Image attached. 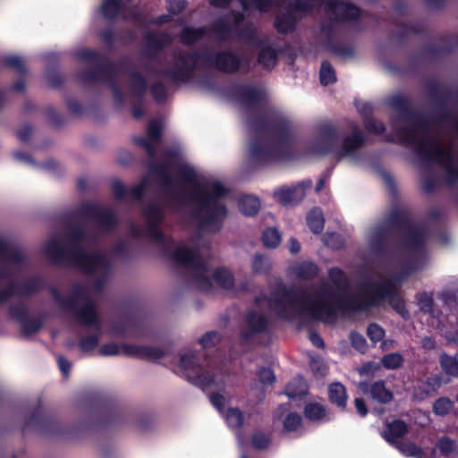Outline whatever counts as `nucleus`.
<instances>
[{
    "mask_svg": "<svg viewBox=\"0 0 458 458\" xmlns=\"http://www.w3.org/2000/svg\"><path fill=\"white\" fill-rule=\"evenodd\" d=\"M173 68H165L156 72L159 77L168 78L174 84H186L193 76L199 60L207 67H214V56L208 53L197 51H181L173 55Z\"/></svg>",
    "mask_w": 458,
    "mask_h": 458,
    "instance_id": "obj_7",
    "label": "nucleus"
},
{
    "mask_svg": "<svg viewBox=\"0 0 458 458\" xmlns=\"http://www.w3.org/2000/svg\"><path fill=\"white\" fill-rule=\"evenodd\" d=\"M150 94L152 95L155 102L164 104L167 100V89L165 84L161 81H156L149 87Z\"/></svg>",
    "mask_w": 458,
    "mask_h": 458,
    "instance_id": "obj_58",
    "label": "nucleus"
},
{
    "mask_svg": "<svg viewBox=\"0 0 458 458\" xmlns=\"http://www.w3.org/2000/svg\"><path fill=\"white\" fill-rule=\"evenodd\" d=\"M422 31L423 28L421 25L401 23L397 32V37L400 41H403L411 34H420Z\"/></svg>",
    "mask_w": 458,
    "mask_h": 458,
    "instance_id": "obj_61",
    "label": "nucleus"
},
{
    "mask_svg": "<svg viewBox=\"0 0 458 458\" xmlns=\"http://www.w3.org/2000/svg\"><path fill=\"white\" fill-rule=\"evenodd\" d=\"M251 445L257 450H266L272 443V436L270 433H265L261 430H254L251 435Z\"/></svg>",
    "mask_w": 458,
    "mask_h": 458,
    "instance_id": "obj_46",
    "label": "nucleus"
},
{
    "mask_svg": "<svg viewBox=\"0 0 458 458\" xmlns=\"http://www.w3.org/2000/svg\"><path fill=\"white\" fill-rule=\"evenodd\" d=\"M207 33L208 28L206 26L199 28L186 26L182 30L179 40L184 46H192L202 39Z\"/></svg>",
    "mask_w": 458,
    "mask_h": 458,
    "instance_id": "obj_32",
    "label": "nucleus"
},
{
    "mask_svg": "<svg viewBox=\"0 0 458 458\" xmlns=\"http://www.w3.org/2000/svg\"><path fill=\"white\" fill-rule=\"evenodd\" d=\"M170 258L179 266L192 270V278L198 289L204 293L211 292L212 281L207 276L208 266L198 250L181 245L170 253Z\"/></svg>",
    "mask_w": 458,
    "mask_h": 458,
    "instance_id": "obj_8",
    "label": "nucleus"
},
{
    "mask_svg": "<svg viewBox=\"0 0 458 458\" xmlns=\"http://www.w3.org/2000/svg\"><path fill=\"white\" fill-rule=\"evenodd\" d=\"M237 100L245 106L257 107L262 102V93L255 87L249 85L239 86L235 91Z\"/></svg>",
    "mask_w": 458,
    "mask_h": 458,
    "instance_id": "obj_27",
    "label": "nucleus"
},
{
    "mask_svg": "<svg viewBox=\"0 0 458 458\" xmlns=\"http://www.w3.org/2000/svg\"><path fill=\"white\" fill-rule=\"evenodd\" d=\"M145 54L148 58H154L166 46L172 43L171 36L165 32L149 31L145 37Z\"/></svg>",
    "mask_w": 458,
    "mask_h": 458,
    "instance_id": "obj_21",
    "label": "nucleus"
},
{
    "mask_svg": "<svg viewBox=\"0 0 458 458\" xmlns=\"http://www.w3.org/2000/svg\"><path fill=\"white\" fill-rule=\"evenodd\" d=\"M403 356L399 352L385 354L381 359V363L386 369H397L403 366Z\"/></svg>",
    "mask_w": 458,
    "mask_h": 458,
    "instance_id": "obj_55",
    "label": "nucleus"
},
{
    "mask_svg": "<svg viewBox=\"0 0 458 458\" xmlns=\"http://www.w3.org/2000/svg\"><path fill=\"white\" fill-rule=\"evenodd\" d=\"M242 57L231 50H222L214 56V68L223 73L237 72L242 65Z\"/></svg>",
    "mask_w": 458,
    "mask_h": 458,
    "instance_id": "obj_20",
    "label": "nucleus"
},
{
    "mask_svg": "<svg viewBox=\"0 0 458 458\" xmlns=\"http://www.w3.org/2000/svg\"><path fill=\"white\" fill-rule=\"evenodd\" d=\"M257 47L259 49L257 56L258 64L266 70L274 69L277 64L278 55L281 51L262 40L257 44Z\"/></svg>",
    "mask_w": 458,
    "mask_h": 458,
    "instance_id": "obj_24",
    "label": "nucleus"
},
{
    "mask_svg": "<svg viewBox=\"0 0 458 458\" xmlns=\"http://www.w3.org/2000/svg\"><path fill=\"white\" fill-rule=\"evenodd\" d=\"M12 283L15 285L13 296L20 297L34 295L43 290L47 284L44 278L39 276H29L20 283Z\"/></svg>",
    "mask_w": 458,
    "mask_h": 458,
    "instance_id": "obj_22",
    "label": "nucleus"
},
{
    "mask_svg": "<svg viewBox=\"0 0 458 458\" xmlns=\"http://www.w3.org/2000/svg\"><path fill=\"white\" fill-rule=\"evenodd\" d=\"M295 276L302 280H312L318 273V267L311 261H301L293 267Z\"/></svg>",
    "mask_w": 458,
    "mask_h": 458,
    "instance_id": "obj_36",
    "label": "nucleus"
},
{
    "mask_svg": "<svg viewBox=\"0 0 458 458\" xmlns=\"http://www.w3.org/2000/svg\"><path fill=\"white\" fill-rule=\"evenodd\" d=\"M225 420L228 426L232 428H240L244 424V415L242 411L236 407H230L227 409Z\"/></svg>",
    "mask_w": 458,
    "mask_h": 458,
    "instance_id": "obj_51",
    "label": "nucleus"
},
{
    "mask_svg": "<svg viewBox=\"0 0 458 458\" xmlns=\"http://www.w3.org/2000/svg\"><path fill=\"white\" fill-rule=\"evenodd\" d=\"M389 106L404 120L414 125L412 129L401 127L396 130L400 142L404 145L415 144L416 153L426 162L436 161L444 167L446 182L450 185L458 182V167L454 165V155L443 149L439 142L429 136L431 121L425 114L416 112L408 98L394 95L388 98Z\"/></svg>",
    "mask_w": 458,
    "mask_h": 458,
    "instance_id": "obj_2",
    "label": "nucleus"
},
{
    "mask_svg": "<svg viewBox=\"0 0 458 458\" xmlns=\"http://www.w3.org/2000/svg\"><path fill=\"white\" fill-rule=\"evenodd\" d=\"M290 121L283 116H275L269 120L268 134L274 136L278 146L289 151L291 144Z\"/></svg>",
    "mask_w": 458,
    "mask_h": 458,
    "instance_id": "obj_19",
    "label": "nucleus"
},
{
    "mask_svg": "<svg viewBox=\"0 0 458 458\" xmlns=\"http://www.w3.org/2000/svg\"><path fill=\"white\" fill-rule=\"evenodd\" d=\"M189 377V380H191V382L193 385L200 386V387L210 386L214 385L216 382L215 375L210 372H203V373L197 374L192 378H191L190 377Z\"/></svg>",
    "mask_w": 458,
    "mask_h": 458,
    "instance_id": "obj_63",
    "label": "nucleus"
},
{
    "mask_svg": "<svg viewBox=\"0 0 458 458\" xmlns=\"http://www.w3.org/2000/svg\"><path fill=\"white\" fill-rule=\"evenodd\" d=\"M347 399L346 388L342 383L334 382L328 386V400L341 411L345 410Z\"/></svg>",
    "mask_w": 458,
    "mask_h": 458,
    "instance_id": "obj_30",
    "label": "nucleus"
},
{
    "mask_svg": "<svg viewBox=\"0 0 458 458\" xmlns=\"http://www.w3.org/2000/svg\"><path fill=\"white\" fill-rule=\"evenodd\" d=\"M252 160L259 165H267L285 158L289 151L277 144H267L255 137L250 147Z\"/></svg>",
    "mask_w": 458,
    "mask_h": 458,
    "instance_id": "obj_16",
    "label": "nucleus"
},
{
    "mask_svg": "<svg viewBox=\"0 0 458 458\" xmlns=\"http://www.w3.org/2000/svg\"><path fill=\"white\" fill-rule=\"evenodd\" d=\"M2 64L4 67L13 68L15 72L21 76L27 73V68L23 63V60L19 55H9L2 58Z\"/></svg>",
    "mask_w": 458,
    "mask_h": 458,
    "instance_id": "obj_48",
    "label": "nucleus"
},
{
    "mask_svg": "<svg viewBox=\"0 0 458 458\" xmlns=\"http://www.w3.org/2000/svg\"><path fill=\"white\" fill-rule=\"evenodd\" d=\"M0 255L13 264H21L25 260L24 255L17 247L10 245L1 239Z\"/></svg>",
    "mask_w": 458,
    "mask_h": 458,
    "instance_id": "obj_37",
    "label": "nucleus"
},
{
    "mask_svg": "<svg viewBox=\"0 0 458 458\" xmlns=\"http://www.w3.org/2000/svg\"><path fill=\"white\" fill-rule=\"evenodd\" d=\"M365 393L369 394V398L379 404H387L394 399L393 392L386 386L384 380H377L371 383Z\"/></svg>",
    "mask_w": 458,
    "mask_h": 458,
    "instance_id": "obj_28",
    "label": "nucleus"
},
{
    "mask_svg": "<svg viewBox=\"0 0 458 458\" xmlns=\"http://www.w3.org/2000/svg\"><path fill=\"white\" fill-rule=\"evenodd\" d=\"M50 293L59 306L64 310L71 311L81 324L85 326L98 325V316L92 300H88L82 307L79 308L75 305L74 296L65 297L55 287L50 289Z\"/></svg>",
    "mask_w": 458,
    "mask_h": 458,
    "instance_id": "obj_12",
    "label": "nucleus"
},
{
    "mask_svg": "<svg viewBox=\"0 0 458 458\" xmlns=\"http://www.w3.org/2000/svg\"><path fill=\"white\" fill-rule=\"evenodd\" d=\"M199 366V361L195 353H185L180 356L179 367L184 370H193Z\"/></svg>",
    "mask_w": 458,
    "mask_h": 458,
    "instance_id": "obj_64",
    "label": "nucleus"
},
{
    "mask_svg": "<svg viewBox=\"0 0 458 458\" xmlns=\"http://www.w3.org/2000/svg\"><path fill=\"white\" fill-rule=\"evenodd\" d=\"M246 323L252 334H261L267 331L268 320L259 311L250 310L246 315Z\"/></svg>",
    "mask_w": 458,
    "mask_h": 458,
    "instance_id": "obj_31",
    "label": "nucleus"
},
{
    "mask_svg": "<svg viewBox=\"0 0 458 458\" xmlns=\"http://www.w3.org/2000/svg\"><path fill=\"white\" fill-rule=\"evenodd\" d=\"M77 58L81 62L92 63L98 65L105 60V56L100 53L89 48L81 49L76 54Z\"/></svg>",
    "mask_w": 458,
    "mask_h": 458,
    "instance_id": "obj_54",
    "label": "nucleus"
},
{
    "mask_svg": "<svg viewBox=\"0 0 458 458\" xmlns=\"http://www.w3.org/2000/svg\"><path fill=\"white\" fill-rule=\"evenodd\" d=\"M330 281L340 290L348 286V277L344 271L338 267H333L328 270Z\"/></svg>",
    "mask_w": 458,
    "mask_h": 458,
    "instance_id": "obj_52",
    "label": "nucleus"
},
{
    "mask_svg": "<svg viewBox=\"0 0 458 458\" xmlns=\"http://www.w3.org/2000/svg\"><path fill=\"white\" fill-rule=\"evenodd\" d=\"M319 81L323 86H328L336 81L335 69L328 61H323L321 63Z\"/></svg>",
    "mask_w": 458,
    "mask_h": 458,
    "instance_id": "obj_50",
    "label": "nucleus"
},
{
    "mask_svg": "<svg viewBox=\"0 0 458 458\" xmlns=\"http://www.w3.org/2000/svg\"><path fill=\"white\" fill-rule=\"evenodd\" d=\"M305 289L280 286L272 293L269 308L274 310L280 319L304 321L305 315L316 320L325 318H336L338 315L356 314L378 305L379 301L387 299L392 308L404 319L410 315L405 302L400 297L395 283L372 282L362 293L336 294L331 288L322 287L317 293L316 300L305 304L301 295Z\"/></svg>",
    "mask_w": 458,
    "mask_h": 458,
    "instance_id": "obj_1",
    "label": "nucleus"
},
{
    "mask_svg": "<svg viewBox=\"0 0 458 458\" xmlns=\"http://www.w3.org/2000/svg\"><path fill=\"white\" fill-rule=\"evenodd\" d=\"M30 429L48 435H62L64 433L60 421L55 416L44 411L41 401H38L31 414L26 420L22 433Z\"/></svg>",
    "mask_w": 458,
    "mask_h": 458,
    "instance_id": "obj_13",
    "label": "nucleus"
},
{
    "mask_svg": "<svg viewBox=\"0 0 458 458\" xmlns=\"http://www.w3.org/2000/svg\"><path fill=\"white\" fill-rule=\"evenodd\" d=\"M238 208L244 216H253L260 208V201L257 197L244 195L238 200Z\"/></svg>",
    "mask_w": 458,
    "mask_h": 458,
    "instance_id": "obj_35",
    "label": "nucleus"
},
{
    "mask_svg": "<svg viewBox=\"0 0 458 458\" xmlns=\"http://www.w3.org/2000/svg\"><path fill=\"white\" fill-rule=\"evenodd\" d=\"M140 214L146 221V225H161L165 217V208L156 201L146 204L142 208Z\"/></svg>",
    "mask_w": 458,
    "mask_h": 458,
    "instance_id": "obj_29",
    "label": "nucleus"
},
{
    "mask_svg": "<svg viewBox=\"0 0 458 458\" xmlns=\"http://www.w3.org/2000/svg\"><path fill=\"white\" fill-rule=\"evenodd\" d=\"M458 49V37L445 38L441 44H430L427 46L421 52L425 57L438 59L441 56L454 52Z\"/></svg>",
    "mask_w": 458,
    "mask_h": 458,
    "instance_id": "obj_23",
    "label": "nucleus"
},
{
    "mask_svg": "<svg viewBox=\"0 0 458 458\" xmlns=\"http://www.w3.org/2000/svg\"><path fill=\"white\" fill-rule=\"evenodd\" d=\"M427 92L435 105L436 114L432 123L438 124L450 117V110L447 107V99L457 98L458 89L451 90L439 82L432 81L427 84Z\"/></svg>",
    "mask_w": 458,
    "mask_h": 458,
    "instance_id": "obj_14",
    "label": "nucleus"
},
{
    "mask_svg": "<svg viewBox=\"0 0 458 458\" xmlns=\"http://www.w3.org/2000/svg\"><path fill=\"white\" fill-rule=\"evenodd\" d=\"M160 225H146L145 233L148 237L153 240L155 242L165 246L166 244H173L174 239L167 237L164 232L159 228Z\"/></svg>",
    "mask_w": 458,
    "mask_h": 458,
    "instance_id": "obj_40",
    "label": "nucleus"
},
{
    "mask_svg": "<svg viewBox=\"0 0 458 458\" xmlns=\"http://www.w3.org/2000/svg\"><path fill=\"white\" fill-rule=\"evenodd\" d=\"M440 365L447 375L458 377V353L455 356L441 355Z\"/></svg>",
    "mask_w": 458,
    "mask_h": 458,
    "instance_id": "obj_49",
    "label": "nucleus"
},
{
    "mask_svg": "<svg viewBox=\"0 0 458 458\" xmlns=\"http://www.w3.org/2000/svg\"><path fill=\"white\" fill-rule=\"evenodd\" d=\"M261 241L265 247L274 249L279 245L281 235L276 228L269 227L263 232Z\"/></svg>",
    "mask_w": 458,
    "mask_h": 458,
    "instance_id": "obj_53",
    "label": "nucleus"
},
{
    "mask_svg": "<svg viewBox=\"0 0 458 458\" xmlns=\"http://www.w3.org/2000/svg\"><path fill=\"white\" fill-rule=\"evenodd\" d=\"M244 12L254 9L261 13H267L275 4L276 0H238Z\"/></svg>",
    "mask_w": 458,
    "mask_h": 458,
    "instance_id": "obj_44",
    "label": "nucleus"
},
{
    "mask_svg": "<svg viewBox=\"0 0 458 458\" xmlns=\"http://www.w3.org/2000/svg\"><path fill=\"white\" fill-rule=\"evenodd\" d=\"M409 432L407 423L403 420H394L386 424V428L381 434L382 437L389 444L399 446V439L405 437Z\"/></svg>",
    "mask_w": 458,
    "mask_h": 458,
    "instance_id": "obj_25",
    "label": "nucleus"
},
{
    "mask_svg": "<svg viewBox=\"0 0 458 458\" xmlns=\"http://www.w3.org/2000/svg\"><path fill=\"white\" fill-rule=\"evenodd\" d=\"M398 448L406 455L414 458H426V453L423 448L415 443L409 442L398 446Z\"/></svg>",
    "mask_w": 458,
    "mask_h": 458,
    "instance_id": "obj_62",
    "label": "nucleus"
},
{
    "mask_svg": "<svg viewBox=\"0 0 458 458\" xmlns=\"http://www.w3.org/2000/svg\"><path fill=\"white\" fill-rule=\"evenodd\" d=\"M271 268L270 262L267 257L257 253L251 259V269L255 275H266Z\"/></svg>",
    "mask_w": 458,
    "mask_h": 458,
    "instance_id": "obj_47",
    "label": "nucleus"
},
{
    "mask_svg": "<svg viewBox=\"0 0 458 458\" xmlns=\"http://www.w3.org/2000/svg\"><path fill=\"white\" fill-rule=\"evenodd\" d=\"M98 70H99L100 78L103 77L108 86L113 85V83H117L116 77L118 70L114 62L106 60L105 57V60L98 65Z\"/></svg>",
    "mask_w": 458,
    "mask_h": 458,
    "instance_id": "obj_38",
    "label": "nucleus"
},
{
    "mask_svg": "<svg viewBox=\"0 0 458 458\" xmlns=\"http://www.w3.org/2000/svg\"><path fill=\"white\" fill-rule=\"evenodd\" d=\"M129 79L132 94L141 100L148 90L146 78L140 72L132 71L129 73Z\"/></svg>",
    "mask_w": 458,
    "mask_h": 458,
    "instance_id": "obj_34",
    "label": "nucleus"
},
{
    "mask_svg": "<svg viewBox=\"0 0 458 458\" xmlns=\"http://www.w3.org/2000/svg\"><path fill=\"white\" fill-rule=\"evenodd\" d=\"M301 424L302 419L297 412L288 413L283 421L284 428L287 432L296 431Z\"/></svg>",
    "mask_w": 458,
    "mask_h": 458,
    "instance_id": "obj_60",
    "label": "nucleus"
},
{
    "mask_svg": "<svg viewBox=\"0 0 458 458\" xmlns=\"http://www.w3.org/2000/svg\"><path fill=\"white\" fill-rule=\"evenodd\" d=\"M99 342L98 335L82 336L78 342V347L82 352H89L94 351Z\"/></svg>",
    "mask_w": 458,
    "mask_h": 458,
    "instance_id": "obj_59",
    "label": "nucleus"
},
{
    "mask_svg": "<svg viewBox=\"0 0 458 458\" xmlns=\"http://www.w3.org/2000/svg\"><path fill=\"white\" fill-rule=\"evenodd\" d=\"M390 227L403 232L402 242L410 251L417 252L425 248L426 230L413 225L411 215L408 210L394 208L387 216L386 225H379L373 231L369 249L374 255L384 256L388 253Z\"/></svg>",
    "mask_w": 458,
    "mask_h": 458,
    "instance_id": "obj_5",
    "label": "nucleus"
},
{
    "mask_svg": "<svg viewBox=\"0 0 458 458\" xmlns=\"http://www.w3.org/2000/svg\"><path fill=\"white\" fill-rule=\"evenodd\" d=\"M289 9L275 18L274 27L279 34H289L296 30L298 19L292 11L308 13L311 12L312 4L309 0H294L289 4Z\"/></svg>",
    "mask_w": 458,
    "mask_h": 458,
    "instance_id": "obj_17",
    "label": "nucleus"
},
{
    "mask_svg": "<svg viewBox=\"0 0 458 458\" xmlns=\"http://www.w3.org/2000/svg\"><path fill=\"white\" fill-rule=\"evenodd\" d=\"M131 2V0H128ZM121 11V0H103L100 12L105 19H114Z\"/></svg>",
    "mask_w": 458,
    "mask_h": 458,
    "instance_id": "obj_45",
    "label": "nucleus"
},
{
    "mask_svg": "<svg viewBox=\"0 0 458 458\" xmlns=\"http://www.w3.org/2000/svg\"><path fill=\"white\" fill-rule=\"evenodd\" d=\"M98 353L101 356H115L122 353L126 357H133L150 361L157 360L165 355V352L160 348L130 344L118 345L114 342L103 344L98 349Z\"/></svg>",
    "mask_w": 458,
    "mask_h": 458,
    "instance_id": "obj_11",
    "label": "nucleus"
},
{
    "mask_svg": "<svg viewBox=\"0 0 458 458\" xmlns=\"http://www.w3.org/2000/svg\"><path fill=\"white\" fill-rule=\"evenodd\" d=\"M351 134L343 138L339 146L340 133L338 129L329 123L319 124L318 127V137L312 143L310 152L318 156H326L335 153L336 161L344 157H352L360 149L366 142L364 134L355 123H351Z\"/></svg>",
    "mask_w": 458,
    "mask_h": 458,
    "instance_id": "obj_6",
    "label": "nucleus"
},
{
    "mask_svg": "<svg viewBox=\"0 0 458 458\" xmlns=\"http://www.w3.org/2000/svg\"><path fill=\"white\" fill-rule=\"evenodd\" d=\"M76 214L83 218L93 219L99 228L106 233L113 232L118 222L112 210L105 209L94 203H84L76 210Z\"/></svg>",
    "mask_w": 458,
    "mask_h": 458,
    "instance_id": "obj_15",
    "label": "nucleus"
},
{
    "mask_svg": "<svg viewBox=\"0 0 458 458\" xmlns=\"http://www.w3.org/2000/svg\"><path fill=\"white\" fill-rule=\"evenodd\" d=\"M276 200L284 205H293L301 202L305 197V189L302 185L280 188L274 192Z\"/></svg>",
    "mask_w": 458,
    "mask_h": 458,
    "instance_id": "obj_26",
    "label": "nucleus"
},
{
    "mask_svg": "<svg viewBox=\"0 0 458 458\" xmlns=\"http://www.w3.org/2000/svg\"><path fill=\"white\" fill-rule=\"evenodd\" d=\"M440 454L448 457L456 449V441L447 436L439 437L436 444Z\"/></svg>",
    "mask_w": 458,
    "mask_h": 458,
    "instance_id": "obj_56",
    "label": "nucleus"
},
{
    "mask_svg": "<svg viewBox=\"0 0 458 458\" xmlns=\"http://www.w3.org/2000/svg\"><path fill=\"white\" fill-rule=\"evenodd\" d=\"M43 327L41 318H31L29 316L21 323V331L26 335L38 332Z\"/></svg>",
    "mask_w": 458,
    "mask_h": 458,
    "instance_id": "obj_57",
    "label": "nucleus"
},
{
    "mask_svg": "<svg viewBox=\"0 0 458 458\" xmlns=\"http://www.w3.org/2000/svg\"><path fill=\"white\" fill-rule=\"evenodd\" d=\"M307 225L315 234L322 233L325 225V218L319 209H312L307 215Z\"/></svg>",
    "mask_w": 458,
    "mask_h": 458,
    "instance_id": "obj_42",
    "label": "nucleus"
},
{
    "mask_svg": "<svg viewBox=\"0 0 458 458\" xmlns=\"http://www.w3.org/2000/svg\"><path fill=\"white\" fill-rule=\"evenodd\" d=\"M230 13L233 19L235 27L232 26L231 23L225 19H218L214 22L211 31L217 36L221 41L229 40L233 38V35L244 41H251L254 39L257 35V30L252 24L247 23L239 27L245 20L244 13L235 10H232Z\"/></svg>",
    "mask_w": 458,
    "mask_h": 458,
    "instance_id": "obj_10",
    "label": "nucleus"
},
{
    "mask_svg": "<svg viewBox=\"0 0 458 458\" xmlns=\"http://www.w3.org/2000/svg\"><path fill=\"white\" fill-rule=\"evenodd\" d=\"M86 228L79 225H70L66 234L71 247L65 249L58 239L49 241L46 246V255L55 265L67 264L87 276H94L98 269L108 272L111 262L107 257L99 252H87L81 242L86 239Z\"/></svg>",
    "mask_w": 458,
    "mask_h": 458,
    "instance_id": "obj_4",
    "label": "nucleus"
},
{
    "mask_svg": "<svg viewBox=\"0 0 458 458\" xmlns=\"http://www.w3.org/2000/svg\"><path fill=\"white\" fill-rule=\"evenodd\" d=\"M178 172L181 182L192 186L189 199L197 205L191 216L198 221L199 228L219 231L227 215L225 205L219 200L228 194V189L217 181L199 183L194 169L186 165H181Z\"/></svg>",
    "mask_w": 458,
    "mask_h": 458,
    "instance_id": "obj_3",
    "label": "nucleus"
},
{
    "mask_svg": "<svg viewBox=\"0 0 458 458\" xmlns=\"http://www.w3.org/2000/svg\"><path fill=\"white\" fill-rule=\"evenodd\" d=\"M303 414L310 421L330 420L326 406L317 402L307 403L304 406Z\"/></svg>",
    "mask_w": 458,
    "mask_h": 458,
    "instance_id": "obj_33",
    "label": "nucleus"
},
{
    "mask_svg": "<svg viewBox=\"0 0 458 458\" xmlns=\"http://www.w3.org/2000/svg\"><path fill=\"white\" fill-rule=\"evenodd\" d=\"M442 384V376L436 374L428 377L426 381L420 386H419V391L421 394V397L424 398L434 394L437 393Z\"/></svg>",
    "mask_w": 458,
    "mask_h": 458,
    "instance_id": "obj_41",
    "label": "nucleus"
},
{
    "mask_svg": "<svg viewBox=\"0 0 458 458\" xmlns=\"http://www.w3.org/2000/svg\"><path fill=\"white\" fill-rule=\"evenodd\" d=\"M327 47L331 53L343 58H352L355 55L354 48L352 45L344 44L336 39L331 40Z\"/></svg>",
    "mask_w": 458,
    "mask_h": 458,
    "instance_id": "obj_43",
    "label": "nucleus"
},
{
    "mask_svg": "<svg viewBox=\"0 0 458 458\" xmlns=\"http://www.w3.org/2000/svg\"><path fill=\"white\" fill-rule=\"evenodd\" d=\"M325 4L326 11L330 15V21L322 22L320 30L325 36L327 45L331 40H335L334 21H356L360 18L361 10L351 2L341 0H325Z\"/></svg>",
    "mask_w": 458,
    "mask_h": 458,
    "instance_id": "obj_9",
    "label": "nucleus"
},
{
    "mask_svg": "<svg viewBox=\"0 0 458 458\" xmlns=\"http://www.w3.org/2000/svg\"><path fill=\"white\" fill-rule=\"evenodd\" d=\"M213 279L223 289L232 290L234 286V276L226 268H216L213 273Z\"/></svg>",
    "mask_w": 458,
    "mask_h": 458,
    "instance_id": "obj_39",
    "label": "nucleus"
},
{
    "mask_svg": "<svg viewBox=\"0 0 458 458\" xmlns=\"http://www.w3.org/2000/svg\"><path fill=\"white\" fill-rule=\"evenodd\" d=\"M170 164L167 162H152L149 165V170L152 174L157 176L162 188L167 192L170 199L177 203H182V196L173 191L174 180L170 173Z\"/></svg>",
    "mask_w": 458,
    "mask_h": 458,
    "instance_id": "obj_18",
    "label": "nucleus"
}]
</instances>
